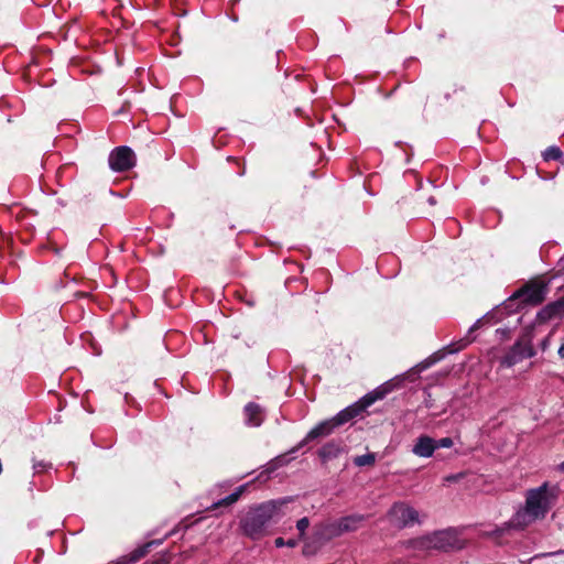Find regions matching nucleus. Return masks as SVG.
Here are the masks:
<instances>
[{"label":"nucleus","mask_w":564,"mask_h":564,"mask_svg":"<svg viewBox=\"0 0 564 564\" xmlns=\"http://www.w3.org/2000/svg\"><path fill=\"white\" fill-rule=\"evenodd\" d=\"M364 411H366V409L362 405L361 401L358 400L357 402L339 411L333 417L321 421L307 432V434L302 441H300L294 447H292L288 452V455H293L297 453L300 449L307 446L308 444L319 442L322 438L329 436L330 434L334 433V431L337 427L346 424L350 420L360 415Z\"/></svg>","instance_id":"obj_1"},{"label":"nucleus","mask_w":564,"mask_h":564,"mask_svg":"<svg viewBox=\"0 0 564 564\" xmlns=\"http://www.w3.org/2000/svg\"><path fill=\"white\" fill-rule=\"evenodd\" d=\"M415 550L440 552H453L465 547V542L459 538V531L455 528H447L435 531L431 534L417 538L412 541Z\"/></svg>","instance_id":"obj_2"},{"label":"nucleus","mask_w":564,"mask_h":564,"mask_svg":"<svg viewBox=\"0 0 564 564\" xmlns=\"http://www.w3.org/2000/svg\"><path fill=\"white\" fill-rule=\"evenodd\" d=\"M558 485L544 481L536 488L529 489L525 496V510L534 518H544L558 499Z\"/></svg>","instance_id":"obj_3"},{"label":"nucleus","mask_w":564,"mask_h":564,"mask_svg":"<svg viewBox=\"0 0 564 564\" xmlns=\"http://www.w3.org/2000/svg\"><path fill=\"white\" fill-rule=\"evenodd\" d=\"M276 509L275 501H268L251 508L241 520L243 533L252 540L260 539Z\"/></svg>","instance_id":"obj_4"},{"label":"nucleus","mask_w":564,"mask_h":564,"mask_svg":"<svg viewBox=\"0 0 564 564\" xmlns=\"http://www.w3.org/2000/svg\"><path fill=\"white\" fill-rule=\"evenodd\" d=\"M531 339L532 332L527 329L502 357L501 365L510 368L527 358L534 357L535 350L531 345Z\"/></svg>","instance_id":"obj_5"},{"label":"nucleus","mask_w":564,"mask_h":564,"mask_svg":"<svg viewBox=\"0 0 564 564\" xmlns=\"http://www.w3.org/2000/svg\"><path fill=\"white\" fill-rule=\"evenodd\" d=\"M109 167L115 172H126L135 165V154L131 148L121 145L109 154Z\"/></svg>","instance_id":"obj_6"},{"label":"nucleus","mask_w":564,"mask_h":564,"mask_svg":"<svg viewBox=\"0 0 564 564\" xmlns=\"http://www.w3.org/2000/svg\"><path fill=\"white\" fill-rule=\"evenodd\" d=\"M389 516L391 521L399 528L411 527L419 522L417 511L402 502L394 503L389 511Z\"/></svg>","instance_id":"obj_7"},{"label":"nucleus","mask_w":564,"mask_h":564,"mask_svg":"<svg viewBox=\"0 0 564 564\" xmlns=\"http://www.w3.org/2000/svg\"><path fill=\"white\" fill-rule=\"evenodd\" d=\"M464 345L465 344H463L460 347H456V344H454V343L448 344L447 346H445L442 349H440V350L435 351L434 354H432L426 359H424L421 362H419L412 369V371H414L415 373H421V372L427 370L429 368H431L432 366H434L438 361L443 360L447 355L456 354L459 350H462L464 348Z\"/></svg>","instance_id":"obj_8"},{"label":"nucleus","mask_w":564,"mask_h":564,"mask_svg":"<svg viewBox=\"0 0 564 564\" xmlns=\"http://www.w3.org/2000/svg\"><path fill=\"white\" fill-rule=\"evenodd\" d=\"M346 449L341 440H330L317 451V456L323 465L338 458Z\"/></svg>","instance_id":"obj_9"},{"label":"nucleus","mask_w":564,"mask_h":564,"mask_svg":"<svg viewBox=\"0 0 564 564\" xmlns=\"http://www.w3.org/2000/svg\"><path fill=\"white\" fill-rule=\"evenodd\" d=\"M518 292L520 293L522 303L538 305L544 301L547 293V288L544 284H535L525 286Z\"/></svg>","instance_id":"obj_10"},{"label":"nucleus","mask_w":564,"mask_h":564,"mask_svg":"<svg viewBox=\"0 0 564 564\" xmlns=\"http://www.w3.org/2000/svg\"><path fill=\"white\" fill-rule=\"evenodd\" d=\"M564 317V295L541 308L536 314V321L540 323H546L553 318Z\"/></svg>","instance_id":"obj_11"},{"label":"nucleus","mask_w":564,"mask_h":564,"mask_svg":"<svg viewBox=\"0 0 564 564\" xmlns=\"http://www.w3.org/2000/svg\"><path fill=\"white\" fill-rule=\"evenodd\" d=\"M264 409L256 402H249L243 408V422L247 426H260L264 420Z\"/></svg>","instance_id":"obj_12"},{"label":"nucleus","mask_w":564,"mask_h":564,"mask_svg":"<svg viewBox=\"0 0 564 564\" xmlns=\"http://www.w3.org/2000/svg\"><path fill=\"white\" fill-rule=\"evenodd\" d=\"M435 440L429 435H420L412 447V453L419 457H432L436 451Z\"/></svg>","instance_id":"obj_13"},{"label":"nucleus","mask_w":564,"mask_h":564,"mask_svg":"<svg viewBox=\"0 0 564 564\" xmlns=\"http://www.w3.org/2000/svg\"><path fill=\"white\" fill-rule=\"evenodd\" d=\"M364 520H365V516L354 513V514L341 517L340 519H338V522H339L341 532L344 534L347 532H354V531L358 530V528L360 527V524Z\"/></svg>","instance_id":"obj_14"},{"label":"nucleus","mask_w":564,"mask_h":564,"mask_svg":"<svg viewBox=\"0 0 564 564\" xmlns=\"http://www.w3.org/2000/svg\"><path fill=\"white\" fill-rule=\"evenodd\" d=\"M316 534L319 535V538L323 540H332L334 538L343 535V532L338 520H335L322 524Z\"/></svg>","instance_id":"obj_15"},{"label":"nucleus","mask_w":564,"mask_h":564,"mask_svg":"<svg viewBox=\"0 0 564 564\" xmlns=\"http://www.w3.org/2000/svg\"><path fill=\"white\" fill-rule=\"evenodd\" d=\"M522 301H521V297H520V293L517 291L514 292L509 299H507L500 307H498V312L500 314H511V313H514L519 310V307L521 306Z\"/></svg>","instance_id":"obj_16"},{"label":"nucleus","mask_w":564,"mask_h":564,"mask_svg":"<svg viewBox=\"0 0 564 564\" xmlns=\"http://www.w3.org/2000/svg\"><path fill=\"white\" fill-rule=\"evenodd\" d=\"M247 486H248V484L239 486L238 488H236V490L234 492H231L227 497L218 500L217 502H214L212 505L210 509H217V508L223 507V506H226V507L227 506H231L232 503H235L240 498V496L242 495V492L245 491Z\"/></svg>","instance_id":"obj_17"},{"label":"nucleus","mask_w":564,"mask_h":564,"mask_svg":"<svg viewBox=\"0 0 564 564\" xmlns=\"http://www.w3.org/2000/svg\"><path fill=\"white\" fill-rule=\"evenodd\" d=\"M386 395H387V390L382 386H379L378 388H376L371 392L365 394L359 400L361 401V403L365 406V409H367L371 404H373L376 401L382 400Z\"/></svg>","instance_id":"obj_18"},{"label":"nucleus","mask_w":564,"mask_h":564,"mask_svg":"<svg viewBox=\"0 0 564 564\" xmlns=\"http://www.w3.org/2000/svg\"><path fill=\"white\" fill-rule=\"evenodd\" d=\"M386 395H387V390L382 386H379L378 388H376L371 392L365 394L359 400L361 401V403L365 406V409H367L371 404H373L376 401L382 400Z\"/></svg>","instance_id":"obj_19"},{"label":"nucleus","mask_w":564,"mask_h":564,"mask_svg":"<svg viewBox=\"0 0 564 564\" xmlns=\"http://www.w3.org/2000/svg\"><path fill=\"white\" fill-rule=\"evenodd\" d=\"M148 553L149 550L143 544L133 550L129 555L119 558L115 564H133L140 561L142 557H144Z\"/></svg>","instance_id":"obj_20"},{"label":"nucleus","mask_w":564,"mask_h":564,"mask_svg":"<svg viewBox=\"0 0 564 564\" xmlns=\"http://www.w3.org/2000/svg\"><path fill=\"white\" fill-rule=\"evenodd\" d=\"M405 379L406 373L402 376H395L394 378L386 381L381 386L387 390V394H389L393 390L401 388Z\"/></svg>","instance_id":"obj_21"},{"label":"nucleus","mask_w":564,"mask_h":564,"mask_svg":"<svg viewBox=\"0 0 564 564\" xmlns=\"http://www.w3.org/2000/svg\"><path fill=\"white\" fill-rule=\"evenodd\" d=\"M352 462L358 467L371 466L376 462V454L367 453L364 455H359V456L354 457Z\"/></svg>","instance_id":"obj_22"},{"label":"nucleus","mask_w":564,"mask_h":564,"mask_svg":"<svg viewBox=\"0 0 564 564\" xmlns=\"http://www.w3.org/2000/svg\"><path fill=\"white\" fill-rule=\"evenodd\" d=\"M543 158L545 161H558L563 158V152L558 147L552 145L543 152Z\"/></svg>","instance_id":"obj_23"},{"label":"nucleus","mask_w":564,"mask_h":564,"mask_svg":"<svg viewBox=\"0 0 564 564\" xmlns=\"http://www.w3.org/2000/svg\"><path fill=\"white\" fill-rule=\"evenodd\" d=\"M310 525V520L307 517H303L296 522V529L300 532V540H302L305 535V531Z\"/></svg>","instance_id":"obj_24"},{"label":"nucleus","mask_w":564,"mask_h":564,"mask_svg":"<svg viewBox=\"0 0 564 564\" xmlns=\"http://www.w3.org/2000/svg\"><path fill=\"white\" fill-rule=\"evenodd\" d=\"M299 543V540H295V539H289L288 541H285L283 538H276L274 540V545L276 547H283V546H288V547H295Z\"/></svg>","instance_id":"obj_25"},{"label":"nucleus","mask_w":564,"mask_h":564,"mask_svg":"<svg viewBox=\"0 0 564 564\" xmlns=\"http://www.w3.org/2000/svg\"><path fill=\"white\" fill-rule=\"evenodd\" d=\"M434 445L436 446V449L438 448H449L454 445V442L451 437H443L440 440H435Z\"/></svg>","instance_id":"obj_26"},{"label":"nucleus","mask_w":564,"mask_h":564,"mask_svg":"<svg viewBox=\"0 0 564 564\" xmlns=\"http://www.w3.org/2000/svg\"><path fill=\"white\" fill-rule=\"evenodd\" d=\"M52 468V464L51 463H47V462H44V460H34L33 462V469L35 473H42L44 470H47Z\"/></svg>","instance_id":"obj_27"},{"label":"nucleus","mask_w":564,"mask_h":564,"mask_svg":"<svg viewBox=\"0 0 564 564\" xmlns=\"http://www.w3.org/2000/svg\"><path fill=\"white\" fill-rule=\"evenodd\" d=\"M475 330L469 327L468 332H467V335L464 339H460L458 343H455L456 344V347H460L463 344L464 345V348L467 346L468 343H470L473 340V338H469V336L474 333Z\"/></svg>","instance_id":"obj_28"},{"label":"nucleus","mask_w":564,"mask_h":564,"mask_svg":"<svg viewBox=\"0 0 564 564\" xmlns=\"http://www.w3.org/2000/svg\"><path fill=\"white\" fill-rule=\"evenodd\" d=\"M464 476H465V473L452 474V475H448V476L445 477V481H447V482H457L462 478H464Z\"/></svg>","instance_id":"obj_29"},{"label":"nucleus","mask_w":564,"mask_h":564,"mask_svg":"<svg viewBox=\"0 0 564 564\" xmlns=\"http://www.w3.org/2000/svg\"><path fill=\"white\" fill-rule=\"evenodd\" d=\"M164 539H156V540H151L147 543H144V545L147 546V549L150 551L153 546H159L163 543Z\"/></svg>","instance_id":"obj_30"},{"label":"nucleus","mask_w":564,"mask_h":564,"mask_svg":"<svg viewBox=\"0 0 564 564\" xmlns=\"http://www.w3.org/2000/svg\"><path fill=\"white\" fill-rule=\"evenodd\" d=\"M549 344H550V338H549V336H547V337H545V338L541 341V344H540L541 349H542L543 351H544V350H546V349H547V347H549Z\"/></svg>","instance_id":"obj_31"},{"label":"nucleus","mask_w":564,"mask_h":564,"mask_svg":"<svg viewBox=\"0 0 564 564\" xmlns=\"http://www.w3.org/2000/svg\"><path fill=\"white\" fill-rule=\"evenodd\" d=\"M489 314H487L488 316ZM486 317V315L484 316V318ZM481 322H482V317L481 318H478L470 327L476 332L477 329H479L480 325H481Z\"/></svg>","instance_id":"obj_32"},{"label":"nucleus","mask_w":564,"mask_h":564,"mask_svg":"<svg viewBox=\"0 0 564 564\" xmlns=\"http://www.w3.org/2000/svg\"><path fill=\"white\" fill-rule=\"evenodd\" d=\"M496 332L497 334H500L502 337H507L510 334L509 328H498Z\"/></svg>","instance_id":"obj_33"},{"label":"nucleus","mask_w":564,"mask_h":564,"mask_svg":"<svg viewBox=\"0 0 564 564\" xmlns=\"http://www.w3.org/2000/svg\"><path fill=\"white\" fill-rule=\"evenodd\" d=\"M557 354L561 358L564 359V343L560 346Z\"/></svg>","instance_id":"obj_34"},{"label":"nucleus","mask_w":564,"mask_h":564,"mask_svg":"<svg viewBox=\"0 0 564 564\" xmlns=\"http://www.w3.org/2000/svg\"><path fill=\"white\" fill-rule=\"evenodd\" d=\"M427 203H429L430 205L434 206V205L436 204V199H435V197H434V196H430V197L427 198Z\"/></svg>","instance_id":"obj_35"},{"label":"nucleus","mask_w":564,"mask_h":564,"mask_svg":"<svg viewBox=\"0 0 564 564\" xmlns=\"http://www.w3.org/2000/svg\"><path fill=\"white\" fill-rule=\"evenodd\" d=\"M556 469H557L560 473H563V474H564V460L557 465Z\"/></svg>","instance_id":"obj_36"},{"label":"nucleus","mask_w":564,"mask_h":564,"mask_svg":"<svg viewBox=\"0 0 564 564\" xmlns=\"http://www.w3.org/2000/svg\"><path fill=\"white\" fill-rule=\"evenodd\" d=\"M124 401L130 404L133 401V398L129 395L128 393L124 395Z\"/></svg>","instance_id":"obj_37"},{"label":"nucleus","mask_w":564,"mask_h":564,"mask_svg":"<svg viewBox=\"0 0 564 564\" xmlns=\"http://www.w3.org/2000/svg\"><path fill=\"white\" fill-rule=\"evenodd\" d=\"M502 532H503L502 529H496L495 531H492V534L497 535V536H500L502 534Z\"/></svg>","instance_id":"obj_38"},{"label":"nucleus","mask_w":564,"mask_h":564,"mask_svg":"<svg viewBox=\"0 0 564 564\" xmlns=\"http://www.w3.org/2000/svg\"><path fill=\"white\" fill-rule=\"evenodd\" d=\"M230 19H231L232 22H237L238 21V17L236 14H232L230 17Z\"/></svg>","instance_id":"obj_39"},{"label":"nucleus","mask_w":564,"mask_h":564,"mask_svg":"<svg viewBox=\"0 0 564 564\" xmlns=\"http://www.w3.org/2000/svg\"><path fill=\"white\" fill-rule=\"evenodd\" d=\"M230 2H231L232 4H236V3H238V2H239V0H230Z\"/></svg>","instance_id":"obj_40"},{"label":"nucleus","mask_w":564,"mask_h":564,"mask_svg":"<svg viewBox=\"0 0 564 564\" xmlns=\"http://www.w3.org/2000/svg\"><path fill=\"white\" fill-rule=\"evenodd\" d=\"M110 194H112V195H117V193H115V192H113V191H111V189H110ZM118 196H120V195L118 194Z\"/></svg>","instance_id":"obj_41"},{"label":"nucleus","mask_w":564,"mask_h":564,"mask_svg":"<svg viewBox=\"0 0 564 564\" xmlns=\"http://www.w3.org/2000/svg\"><path fill=\"white\" fill-rule=\"evenodd\" d=\"M272 470H273V468L271 470H269L268 474H270ZM267 478H270V475H267Z\"/></svg>","instance_id":"obj_42"},{"label":"nucleus","mask_w":564,"mask_h":564,"mask_svg":"<svg viewBox=\"0 0 564 564\" xmlns=\"http://www.w3.org/2000/svg\"><path fill=\"white\" fill-rule=\"evenodd\" d=\"M154 564H166V562H162V563L161 562H156Z\"/></svg>","instance_id":"obj_43"},{"label":"nucleus","mask_w":564,"mask_h":564,"mask_svg":"<svg viewBox=\"0 0 564 564\" xmlns=\"http://www.w3.org/2000/svg\"><path fill=\"white\" fill-rule=\"evenodd\" d=\"M561 553H564V551H557L556 554H561Z\"/></svg>","instance_id":"obj_44"}]
</instances>
